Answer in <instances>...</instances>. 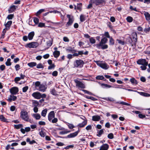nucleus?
Listing matches in <instances>:
<instances>
[{"label": "nucleus", "instance_id": "11", "mask_svg": "<svg viewBox=\"0 0 150 150\" xmlns=\"http://www.w3.org/2000/svg\"><path fill=\"white\" fill-rule=\"evenodd\" d=\"M104 2V0H91L90 2L98 5L103 4Z\"/></svg>", "mask_w": 150, "mask_h": 150}, {"label": "nucleus", "instance_id": "30", "mask_svg": "<svg viewBox=\"0 0 150 150\" xmlns=\"http://www.w3.org/2000/svg\"><path fill=\"white\" fill-rule=\"evenodd\" d=\"M47 112V110L46 109L43 110L41 113V115L43 117H45Z\"/></svg>", "mask_w": 150, "mask_h": 150}, {"label": "nucleus", "instance_id": "12", "mask_svg": "<svg viewBox=\"0 0 150 150\" xmlns=\"http://www.w3.org/2000/svg\"><path fill=\"white\" fill-rule=\"evenodd\" d=\"M79 130L78 131L73 133H71L70 134L68 135L66 137V138H73L75 137H76L78 134L79 133Z\"/></svg>", "mask_w": 150, "mask_h": 150}, {"label": "nucleus", "instance_id": "19", "mask_svg": "<svg viewBox=\"0 0 150 150\" xmlns=\"http://www.w3.org/2000/svg\"><path fill=\"white\" fill-rule=\"evenodd\" d=\"M100 84V86L101 87L103 88H110L113 87L114 88V86H112L110 85L107 84H105L104 83H99Z\"/></svg>", "mask_w": 150, "mask_h": 150}, {"label": "nucleus", "instance_id": "26", "mask_svg": "<svg viewBox=\"0 0 150 150\" xmlns=\"http://www.w3.org/2000/svg\"><path fill=\"white\" fill-rule=\"evenodd\" d=\"M137 92L139 93L140 95L141 96H145V97H149L150 96V94L146 93L143 92Z\"/></svg>", "mask_w": 150, "mask_h": 150}, {"label": "nucleus", "instance_id": "62", "mask_svg": "<svg viewBox=\"0 0 150 150\" xmlns=\"http://www.w3.org/2000/svg\"><path fill=\"white\" fill-rule=\"evenodd\" d=\"M69 128L72 129L75 127L74 126L71 124H69L68 125Z\"/></svg>", "mask_w": 150, "mask_h": 150}, {"label": "nucleus", "instance_id": "24", "mask_svg": "<svg viewBox=\"0 0 150 150\" xmlns=\"http://www.w3.org/2000/svg\"><path fill=\"white\" fill-rule=\"evenodd\" d=\"M66 50L68 53H74L76 52V50H73L71 47H69L66 49Z\"/></svg>", "mask_w": 150, "mask_h": 150}, {"label": "nucleus", "instance_id": "4", "mask_svg": "<svg viewBox=\"0 0 150 150\" xmlns=\"http://www.w3.org/2000/svg\"><path fill=\"white\" fill-rule=\"evenodd\" d=\"M48 118L50 122L53 123H56L58 120L57 118H55V113L53 111H51L49 113Z\"/></svg>", "mask_w": 150, "mask_h": 150}, {"label": "nucleus", "instance_id": "2", "mask_svg": "<svg viewBox=\"0 0 150 150\" xmlns=\"http://www.w3.org/2000/svg\"><path fill=\"white\" fill-rule=\"evenodd\" d=\"M20 117L23 120L25 121L31 123L32 121L29 118V116L28 112L24 110H21L20 113Z\"/></svg>", "mask_w": 150, "mask_h": 150}, {"label": "nucleus", "instance_id": "58", "mask_svg": "<svg viewBox=\"0 0 150 150\" xmlns=\"http://www.w3.org/2000/svg\"><path fill=\"white\" fill-rule=\"evenodd\" d=\"M28 86H25L23 88V92H25L27 91L28 89Z\"/></svg>", "mask_w": 150, "mask_h": 150}, {"label": "nucleus", "instance_id": "23", "mask_svg": "<svg viewBox=\"0 0 150 150\" xmlns=\"http://www.w3.org/2000/svg\"><path fill=\"white\" fill-rule=\"evenodd\" d=\"M129 81L134 85H136L138 83L137 81L134 78H131Z\"/></svg>", "mask_w": 150, "mask_h": 150}, {"label": "nucleus", "instance_id": "37", "mask_svg": "<svg viewBox=\"0 0 150 150\" xmlns=\"http://www.w3.org/2000/svg\"><path fill=\"white\" fill-rule=\"evenodd\" d=\"M70 132V131L65 130L64 131H62L59 132V134H64L69 133Z\"/></svg>", "mask_w": 150, "mask_h": 150}, {"label": "nucleus", "instance_id": "10", "mask_svg": "<svg viewBox=\"0 0 150 150\" xmlns=\"http://www.w3.org/2000/svg\"><path fill=\"white\" fill-rule=\"evenodd\" d=\"M83 64L84 62L83 61L81 60H77L74 62V64L76 67H83Z\"/></svg>", "mask_w": 150, "mask_h": 150}, {"label": "nucleus", "instance_id": "29", "mask_svg": "<svg viewBox=\"0 0 150 150\" xmlns=\"http://www.w3.org/2000/svg\"><path fill=\"white\" fill-rule=\"evenodd\" d=\"M47 45L49 47H50L52 44L53 43V40L51 39V40H50L47 42Z\"/></svg>", "mask_w": 150, "mask_h": 150}, {"label": "nucleus", "instance_id": "49", "mask_svg": "<svg viewBox=\"0 0 150 150\" xmlns=\"http://www.w3.org/2000/svg\"><path fill=\"white\" fill-rule=\"evenodd\" d=\"M104 99L107 101H109L111 102L114 101H115L114 98L111 97H108L105 98Z\"/></svg>", "mask_w": 150, "mask_h": 150}, {"label": "nucleus", "instance_id": "38", "mask_svg": "<svg viewBox=\"0 0 150 150\" xmlns=\"http://www.w3.org/2000/svg\"><path fill=\"white\" fill-rule=\"evenodd\" d=\"M14 127L16 129H18L23 127V125L22 124H19L17 125H14Z\"/></svg>", "mask_w": 150, "mask_h": 150}, {"label": "nucleus", "instance_id": "54", "mask_svg": "<svg viewBox=\"0 0 150 150\" xmlns=\"http://www.w3.org/2000/svg\"><path fill=\"white\" fill-rule=\"evenodd\" d=\"M56 145L59 146H62L65 145L62 142H59L57 143L56 144Z\"/></svg>", "mask_w": 150, "mask_h": 150}, {"label": "nucleus", "instance_id": "55", "mask_svg": "<svg viewBox=\"0 0 150 150\" xmlns=\"http://www.w3.org/2000/svg\"><path fill=\"white\" fill-rule=\"evenodd\" d=\"M120 104H122V105H127V106H130V104L128 103H127L123 101L120 102Z\"/></svg>", "mask_w": 150, "mask_h": 150}, {"label": "nucleus", "instance_id": "20", "mask_svg": "<svg viewBox=\"0 0 150 150\" xmlns=\"http://www.w3.org/2000/svg\"><path fill=\"white\" fill-rule=\"evenodd\" d=\"M35 35L34 32L32 31L28 35V38L29 40H31L33 39Z\"/></svg>", "mask_w": 150, "mask_h": 150}, {"label": "nucleus", "instance_id": "1", "mask_svg": "<svg viewBox=\"0 0 150 150\" xmlns=\"http://www.w3.org/2000/svg\"><path fill=\"white\" fill-rule=\"evenodd\" d=\"M108 40L105 37H104L101 39L100 42L96 44L95 45L96 47L98 49L101 48L103 50L106 49L108 48V45H107L105 44L107 43Z\"/></svg>", "mask_w": 150, "mask_h": 150}, {"label": "nucleus", "instance_id": "52", "mask_svg": "<svg viewBox=\"0 0 150 150\" xmlns=\"http://www.w3.org/2000/svg\"><path fill=\"white\" fill-rule=\"evenodd\" d=\"M55 67V65L54 64H53L50 65L48 67V69L49 70L51 69H54Z\"/></svg>", "mask_w": 150, "mask_h": 150}, {"label": "nucleus", "instance_id": "7", "mask_svg": "<svg viewBox=\"0 0 150 150\" xmlns=\"http://www.w3.org/2000/svg\"><path fill=\"white\" fill-rule=\"evenodd\" d=\"M39 43L38 42H33L26 44L25 47L29 48H34L37 47Z\"/></svg>", "mask_w": 150, "mask_h": 150}, {"label": "nucleus", "instance_id": "3", "mask_svg": "<svg viewBox=\"0 0 150 150\" xmlns=\"http://www.w3.org/2000/svg\"><path fill=\"white\" fill-rule=\"evenodd\" d=\"M137 63L142 65L140 68L142 70H145L146 69V67L148 65V62L145 59H139L137 61Z\"/></svg>", "mask_w": 150, "mask_h": 150}, {"label": "nucleus", "instance_id": "47", "mask_svg": "<svg viewBox=\"0 0 150 150\" xmlns=\"http://www.w3.org/2000/svg\"><path fill=\"white\" fill-rule=\"evenodd\" d=\"M86 98L88 99H91L93 101H96L97 100L96 98L92 97L89 96H86Z\"/></svg>", "mask_w": 150, "mask_h": 150}, {"label": "nucleus", "instance_id": "51", "mask_svg": "<svg viewBox=\"0 0 150 150\" xmlns=\"http://www.w3.org/2000/svg\"><path fill=\"white\" fill-rule=\"evenodd\" d=\"M90 42L92 44H94L96 42L95 40L92 37L90 38L89 39Z\"/></svg>", "mask_w": 150, "mask_h": 150}, {"label": "nucleus", "instance_id": "61", "mask_svg": "<svg viewBox=\"0 0 150 150\" xmlns=\"http://www.w3.org/2000/svg\"><path fill=\"white\" fill-rule=\"evenodd\" d=\"M43 67V65L41 63H39V64H38V65L37 66V68L38 69L41 68H42Z\"/></svg>", "mask_w": 150, "mask_h": 150}, {"label": "nucleus", "instance_id": "22", "mask_svg": "<svg viewBox=\"0 0 150 150\" xmlns=\"http://www.w3.org/2000/svg\"><path fill=\"white\" fill-rule=\"evenodd\" d=\"M100 119V117L98 115H94L92 116V120L95 121H98Z\"/></svg>", "mask_w": 150, "mask_h": 150}, {"label": "nucleus", "instance_id": "48", "mask_svg": "<svg viewBox=\"0 0 150 150\" xmlns=\"http://www.w3.org/2000/svg\"><path fill=\"white\" fill-rule=\"evenodd\" d=\"M39 105L38 102L36 100H34L33 102V105L34 107H37Z\"/></svg>", "mask_w": 150, "mask_h": 150}, {"label": "nucleus", "instance_id": "21", "mask_svg": "<svg viewBox=\"0 0 150 150\" xmlns=\"http://www.w3.org/2000/svg\"><path fill=\"white\" fill-rule=\"evenodd\" d=\"M16 9V7L15 5H12L10 7L8 10L9 13H11L15 11Z\"/></svg>", "mask_w": 150, "mask_h": 150}, {"label": "nucleus", "instance_id": "14", "mask_svg": "<svg viewBox=\"0 0 150 150\" xmlns=\"http://www.w3.org/2000/svg\"><path fill=\"white\" fill-rule=\"evenodd\" d=\"M18 91V89L17 87H13L10 89L11 93L13 95H16Z\"/></svg>", "mask_w": 150, "mask_h": 150}, {"label": "nucleus", "instance_id": "25", "mask_svg": "<svg viewBox=\"0 0 150 150\" xmlns=\"http://www.w3.org/2000/svg\"><path fill=\"white\" fill-rule=\"evenodd\" d=\"M144 15L146 20L147 21H149L150 20V14L148 12H145L144 13Z\"/></svg>", "mask_w": 150, "mask_h": 150}, {"label": "nucleus", "instance_id": "34", "mask_svg": "<svg viewBox=\"0 0 150 150\" xmlns=\"http://www.w3.org/2000/svg\"><path fill=\"white\" fill-rule=\"evenodd\" d=\"M11 59L10 58H8L7 61L5 63L6 65L7 66H10L11 65Z\"/></svg>", "mask_w": 150, "mask_h": 150}, {"label": "nucleus", "instance_id": "41", "mask_svg": "<svg viewBox=\"0 0 150 150\" xmlns=\"http://www.w3.org/2000/svg\"><path fill=\"white\" fill-rule=\"evenodd\" d=\"M39 134L41 137H44L45 136L46 134L42 130H41L39 132Z\"/></svg>", "mask_w": 150, "mask_h": 150}, {"label": "nucleus", "instance_id": "45", "mask_svg": "<svg viewBox=\"0 0 150 150\" xmlns=\"http://www.w3.org/2000/svg\"><path fill=\"white\" fill-rule=\"evenodd\" d=\"M96 79L97 80H103L104 78L103 76H98L96 77Z\"/></svg>", "mask_w": 150, "mask_h": 150}, {"label": "nucleus", "instance_id": "13", "mask_svg": "<svg viewBox=\"0 0 150 150\" xmlns=\"http://www.w3.org/2000/svg\"><path fill=\"white\" fill-rule=\"evenodd\" d=\"M137 35L136 33H133L132 34L131 38V40L134 44H135L137 41Z\"/></svg>", "mask_w": 150, "mask_h": 150}, {"label": "nucleus", "instance_id": "60", "mask_svg": "<svg viewBox=\"0 0 150 150\" xmlns=\"http://www.w3.org/2000/svg\"><path fill=\"white\" fill-rule=\"evenodd\" d=\"M13 16V15L12 14H9L8 15L7 18L8 20H11L12 19Z\"/></svg>", "mask_w": 150, "mask_h": 150}, {"label": "nucleus", "instance_id": "18", "mask_svg": "<svg viewBox=\"0 0 150 150\" xmlns=\"http://www.w3.org/2000/svg\"><path fill=\"white\" fill-rule=\"evenodd\" d=\"M12 23V21H8L7 23L5 24L4 25L5 26L6 29V30H9L11 26Z\"/></svg>", "mask_w": 150, "mask_h": 150}, {"label": "nucleus", "instance_id": "64", "mask_svg": "<svg viewBox=\"0 0 150 150\" xmlns=\"http://www.w3.org/2000/svg\"><path fill=\"white\" fill-rule=\"evenodd\" d=\"M38 124L40 125H46L45 122L42 121H39L38 122Z\"/></svg>", "mask_w": 150, "mask_h": 150}, {"label": "nucleus", "instance_id": "43", "mask_svg": "<svg viewBox=\"0 0 150 150\" xmlns=\"http://www.w3.org/2000/svg\"><path fill=\"white\" fill-rule=\"evenodd\" d=\"M80 21L81 22L84 21L85 20V16L83 15H81L80 17Z\"/></svg>", "mask_w": 150, "mask_h": 150}, {"label": "nucleus", "instance_id": "56", "mask_svg": "<svg viewBox=\"0 0 150 150\" xmlns=\"http://www.w3.org/2000/svg\"><path fill=\"white\" fill-rule=\"evenodd\" d=\"M104 35L107 38H110V37H111L109 35L108 32H105Z\"/></svg>", "mask_w": 150, "mask_h": 150}, {"label": "nucleus", "instance_id": "8", "mask_svg": "<svg viewBox=\"0 0 150 150\" xmlns=\"http://www.w3.org/2000/svg\"><path fill=\"white\" fill-rule=\"evenodd\" d=\"M74 82L76 83V86L78 88H80L81 89L84 88L85 87V85L81 82L78 81L77 79H75L74 80Z\"/></svg>", "mask_w": 150, "mask_h": 150}, {"label": "nucleus", "instance_id": "40", "mask_svg": "<svg viewBox=\"0 0 150 150\" xmlns=\"http://www.w3.org/2000/svg\"><path fill=\"white\" fill-rule=\"evenodd\" d=\"M45 11V10L44 9H41L39 10L36 13V14L37 16H38L40 14L44 12Z\"/></svg>", "mask_w": 150, "mask_h": 150}, {"label": "nucleus", "instance_id": "36", "mask_svg": "<svg viewBox=\"0 0 150 150\" xmlns=\"http://www.w3.org/2000/svg\"><path fill=\"white\" fill-rule=\"evenodd\" d=\"M77 10L81 11V9L82 4L81 3H79L77 4Z\"/></svg>", "mask_w": 150, "mask_h": 150}, {"label": "nucleus", "instance_id": "5", "mask_svg": "<svg viewBox=\"0 0 150 150\" xmlns=\"http://www.w3.org/2000/svg\"><path fill=\"white\" fill-rule=\"evenodd\" d=\"M35 85L36 89L42 92H45L47 89L45 85L41 84L39 81L36 82L35 83Z\"/></svg>", "mask_w": 150, "mask_h": 150}, {"label": "nucleus", "instance_id": "33", "mask_svg": "<svg viewBox=\"0 0 150 150\" xmlns=\"http://www.w3.org/2000/svg\"><path fill=\"white\" fill-rule=\"evenodd\" d=\"M0 120L1 121L7 122L8 121L7 120L4 116L3 115H0Z\"/></svg>", "mask_w": 150, "mask_h": 150}, {"label": "nucleus", "instance_id": "15", "mask_svg": "<svg viewBox=\"0 0 150 150\" xmlns=\"http://www.w3.org/2000/svg\"><path fill=\"white\" fill-rule=\"evenodd\" d=\"M32 96L36 99H40V93L39 92H34L32 94Z\"/></svg>", "mask_w": 150, "mask_h": 150}, {"label": "nucleus", "instance_id": "17", "mask_svg": "<svg viewBox=\"0 0 150 150\" xmlns=\"http://www.w3.org/2000/svg\"><path fill=\"white\" fill-rule=\"evenodd\" d=\"M17 99V97L16 96L13 95H11L8 97V99L7 100L9 102H10L12 100L15 101Z\"/></svg>", "mask_w": 150, "mask_h": 150}, {"label": "nucleus", "instance_id": "28", "mask_svg": "<svg viewBox=\"0 0 150 150\" xmlns=\"http://www.w3.org/2000/svg\"><path fill=\"white\" fill-rule=\"evenodd\" d=\"M36 120H39L41 117L40 115L38 113L34 114L32 115Z\"/></svg>", "mask_w": 150, "mask_h": 150}, {"label": "nucleus", "instance_id": "50", "mask_svg": "<svg viewBox=\"0 0 150 150\" xmlns=\"http://www.w3.org/2000/svg\"><path fill=\"white\" fill-rule=\"evenodd\" d=\"M108 137L110 139H112L114 138V135L112 133H110L108 135Z\"/></svg>", "mask_w": 150, "mask_h": 150}, {"label": "nucleus", "instance_id": "59", "mask_svg": "<svg viewBox=\"0 0 150 150\" xmlns=\"http://www.w3.org/2000/svg\"><path fill=\"white\" fill-rule=\"evenodd\" d=\"M52 75L54 76H56L58 75V72L56 71H54L52 72Z\"/></svg>", "mask_w": 150, "mask_h": 150}, {"label": "nucleus", "instance_id": "35", "mask_svg": "<svg viewBox=\"0 0 150 150\" xmlns=\"http://www.w3.org/2000/svg\"><path fill=\"white\" fill-rule=\"evenodd\" d=\"M104 129H101L99 131H98L97 132L98 134L97 135V136L99 137H100L101 135L104 132Z\"/></svg>", "mask_w": 150, "mask_h": 150}, {"label": "nucleus", "instance_id": "16", "mask_svg": "<svg viewBox=\"0 0 150 150\" xmlns=\"http://www.w3.org/2000/svg\"><path fill=\"white\" fill-rule=\"evenodd\" d=\"M109 147V146L108 144H105L100 146V150H108Z\"/></svg>", "mask_w": 150, "mask_h": 150}, {"label": "nucleus", "instance_id": "32", "mask_svg": "<svg viewBox=\"0 0 150 150\" xmlns=\"http://www.w3.org/2000/svg\"><path fill=\"white\" fill-rule=\"evenodd\" d=\"M28 65L30 67H33L37 65V64L35 62H31L28 63Z\"/></svg>", "mask_w": 150, "mask_h": 150}, {"label": "nucleus", "instance_id": "46", "mask_svg": "<svg viewBox=\"0 0 150 150\" xmlns=\"http://www.w3.org/2000/svg\"><path fill=\"white\" fill-rule=\"evenodd\" d=\"M50 93L53 95L55 96L57 94V92L54 89H51L50 91Z\"/></svg>", "mask_w": 150, "mask_h": 150}, {"label": "nucleus", "instance_id": "6", "mask_svg": "<svg viewBox=\"0 0 150 150\" xmlns=\"http://www.w3.org/2000/svg\"><path fill=\"white\" fill-rule=\"evenodd\" d=\"M94 61L98 66L104 69H107L109 67V65L103 61L94 60Z\"/></svg>", "mask_w": 150, "mask_h": 150}, {"label": "nucleus", "instance_id": "9", "mask_svg": "<svg viewBox=\"0 0 150 150\" xmlns=\"http://www.w3.org/2000/svg\"><path fill=\"white\" fill-rule=\"evenodd\" d=\"M67 17L69 18V21L66 24V26L68 27L71 25L73 23L74 21V19L73 17H71L69 15H67Z\"/></svg>", "mask_w": 150, "mask_h": 150}, {"label": "nucleus", "instance_id": "39", "mask_svg": "<svg viewBox=\"0 0 150 150\" xmlns=\"http://www.w3.org/2000/svg\"><path fill=\"white\" fill-rule=\"evenodd\" d=\"M133 18L131 16H128L126 18V20L128 22L131 23L133 21Z\"/></svg>", "mask_w": 150, "mask_h": 150}, {"label": "nucleus", "instance_id": "53", "mask_svg": "<svg viewBox=\"0 0 150 150\" xmlns=\"http://www.w3.org/2000/svg\"><path fill=\"white\" fill-rule=\"evenodd\" d=\"M38 27L42 28L43 27H45V24L42 23H39L38 25Z\"/></svg>", "mask_w": 150, "mask_h": 150}, {"label": "nucleus", "instance_id": "63", "mask_svg": "<svg viewBox=\"0 0 150 150\" xmlns=\"http://www.w3.org/2000/svg\"><path fill=\"white\" fill-rule=\"evenodd\" d=\"M63 41L65 42H69V39L67 37H64L63 38Z\"/></svg>", "mask_w": 150, "mask_h": 150}, {"label": "nucleus", "instance_id": "27", "mask_svg": "<svg viewBox=\"0 0 150 150\" xmlns=\"http://www.w3.org/2000/svg\"><path fill=\"white\" fill-rule=\"evenodd\" d=\"M87 121H84L82 123L79 124L78 126L80 127H83L87 124Z\"/></svg>", "mask_w": 150, "mask_h": 150}, {"label": "nucleus", "instance_id": "57", "mask_svg": "<svg viewBox=\"0 0 150 150\" xmlns=\"http://www.w3.org/2000/svg\"><path fill=\"white\" fill-rule=\"evenodd\" d=\"M33 21H34L35 24H37L39 22V20L37 18H34L33 19Z\"/></svg>", "mask_w": 150, "mask_h": 150}, {"label": "nucleus", "instance_id": "31", "mask_svg": "<svg viewBox=\"0 0 150 150\" xmlns=\"http://www.w3.org/2000/svg\"><path fill=\"white\" fill-rule=\"evenodd\" d=\"M53 55L55 58L58 57L60 55V52L58 51H56L53 52Z\"/></svg>", "mask_w": 150, "mask_h": 150}, {"label": "nucleus", "instance_id": "42", "mask_svg": "<svg viewBox=\"0 0 150 150\" xmlns=\"http://www.w3.org/2000/svg\"><path fill=\"white\" fill-rule=\"evenodd\" d=\"M74 147V145H69L65 147H64V149L67 150L70 148H73Z\"/></svg>", "mask_w": 150, "mask_h": 150}, {"label": "nucleus", "instance_id": "44", "mask_svg": "<svg viewBox=\"0 0 150 150\" xmlns=\"http://www.w3.org/2000/svg\"><path fill=\"white\" fill-rule=\"evenodd\" d=\"M109 42L110 45H113L114 44V40L112 37H110Z\"/></svg>", "mask_w": 150, "mask_h": 150}]
</instances>
